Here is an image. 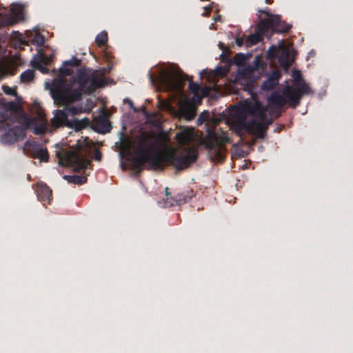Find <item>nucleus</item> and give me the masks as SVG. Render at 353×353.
<instances>
[{"label": "nucleus", "mask_w": 353, "mask_h": 353, "mask_svg": "<svg viewBox=\"0 0 353 353\" xmlns=\"http://www.w3.org/2000/svg\"><path fill=\"white\" fill-rule=\"evenodd\" d=\"M106 85L103 74L97 70L88 68H79L75 77L70 81L64 78L54 79L51 83L46 82L45 88L50 90L54 103L59 105H65L63 110L54 111V117L50 122L52 127L57 128L67 126L76 131H80L90 125V120L84 118L81 120L69 119L83 112L82 106H68V104L81 99L82 94H91L97 88Z\"/></svg>", "instance_id": "1"}, {"label": "nucleus", "mask_w": 353, "mask_h": 353, "mask_svg": "<svg viewBox=\"0 0 353 353\" xmlns=\"http://www.w3.org/2000/svg\"><path fill=\"white\" fill-rule=\"evenodd\" d=\"M122 144L126 150H134V156L130 159L134 170L146 168L156 170L163 169L165 165H172L181 170L188 168L197 159V150L194 148L184 149L180 152L169 150L160 154L155 149L154 142L148 137H137L134 141L126 139Z\"/></svg>", "instance_id": "2"}, {"label": "nucleus", "mask_w": 353, "mask_h": 353, "mask_svg": "<svg viewBox=\"0 0 353 353\" xmlns=\"http://www.w3.org/2000/svg\"><path fill=\"white\" fill-rule=\"evenodd\" d=\"M268 112V107L257 99L243 100L236 108L233 124L235 131L241 137L245 132L257 138H264L272 123Z\"/></svg>", "instance_id": "3"}, {"label": "nucleus", "mask_w": 353, "mask_h": 353, "mask_svg": "<svg viewBox=\"0 0 353 353\" xmlns=\"http://www.w3.org/2000/svg\"><path fill=\"white\" fill-rule=\"evenodd\" d=\"M293 85H287L283 89V93L288 99V103L292 108H296L300 103L303 94H308L312 91L310 87L302 78L299 70H294L292 74Z\"/></svg>", "instance_id": "4"}, {"label": "nucleus", "mask_w": 353, "mask_h": 353, "mask_svg": "<svg viewBox=\"0 0 353 353\" xmlns=\"http://www.w3.org/2000/svg\"><path fill=\"white\" fill-rule=\"evenodd\" d=\"M186 78L176 71H162L157 78L159 85L165 91L181 92Z\"/></svg>", "instance_id": "5"}, {"label": "nucleus", "mask_w": 353, "mask_h": 353, "mask_svg": "<svg viewBox=\"0 0 353 353\" xmlns=\"http://www.w3.org/2000/svg\"><path fill=\"white\" fill-rule=\"evenodd\" d=\"M3 129L0 132H3L0 135V142L3 145H10L23 139L26 134L24 132L17 128L12 122H8V119H5L3 122Z\"/></svg>", "instance_id": "6"}, {"label": "nucleus", "mask_w": 353, "mask_h": 353, "mask_svg": "<svg viewBox=\"0 0 353 353\" xmlns=\"http://www.w3.org/2000/svg\"><path fill=\"white\" fill-rule=\"evenodd\" d=\"M8 122H12L18 128L26 133V131L30 128L31 125V119L24 112H14L15 104L14 102L6 103Z\"/></svg>", "instance_id": "7"}, {"label": "nucleus", "mask_w": 353, "mask_h": 353, "mask_svg": "<svg viewBox=\"0 0 353 353\" xmlns=\"http://www.w3.org/2000/svg\"><path fill=\"white\" fill-rule=\"evenodd\" d=\"M64 158L67 163L73 167L76 172L85 170L90 165L91 161L82 154L81 150H70L65 152Z\"/></svg>", "instance_id": "8"}, {"label": "nucleus", "mask_w": 353, "mask_h": 353, "mask_svg": "<svg viewBox=\"0 0 353 353\" xmlns=\"http://www.w3.org/2000/svg\"><path fill=\"white\" fill-rule=\"evenodd\" d=\"M2 10H5V8L0 3V28L6 26H13L23 19L21 6L15 8V5H13L9 13H6Z\"/></svg>", "instance_id": "9"}, {"label": "nucleus", "mask_w": 353, "mask_h": 353, "mask_svg": "<svg viewBox=\"0 0 353 353\" xmlns=\"http://www.w3.org/2000/svg\"><path fill=\"white\" fill-rule=\"evenodd\" d=\"M268 102L270 107V113L273 114L275 118H278L281 114V108H282L288 102V99L282 92V94L276 92H273L268 98Z\"/></svg>", "instance_id": "10"}, {"label": "nucleus", "mask_w": 353, "mask_h": 353, "mask_svg": "<svg viewBox=\"0 0 353 353\" xmlns=\"http://www.w3.org/2000/svg\"><path fill=\"white\" fill-rule=\"evenodd\" d=\"M209 155L212 161H221L225 159L223 153V145L220 143L216 136L212 137V140L206 143Z\"/></svg>", "instance_id": "11"}, {"label": "nucleus", "mask_w": 353, "mask_h": 353, "mask_svg": "<svg viewBox=\"0 0 353 353\" xmlns=\"http://www.w3.org/2000/svg\"><path fill=\"white\" fill-rule=\"evenodd\" d=\"M24 148L31 151L35 155L36 158L42 161H48L49 154L46 148H43L41 144L37 141H27L24 144Z\"/></svg>", "instance_id": "12"}, {"label": "nucleus", "mask_w": 353, "mask_h": 353, "mask_svg": "<svg viewBox=\"0 0 353 353\" xmlns=\"http://www.w3.org/2000/svg\"><path fill=\"white\" fill-rule=\"evenodd\" d=\"M270 22H271L273 32L276 33H287L292 28V26L283 21L279 14L271 15Z\"/></svg>", "instance_id": "13"}, {"label": "nucleus", "mask_w": 353, "mask_h": 353, "mask_svg": "<svg viewBox=\"0 0 353 353\" xmlns=\"http://www.w3.org/2000/svg\"><path fill=\"white\" fill-rule=\"evenodd\" d=\"M281 77V73L279 70H273L268 79L265 80L262 85L261 89L264 91H270L273 90L279 83V81Z\"/></svg>", "instance_id": "14"}, {"label": "nucleus", "mask_w": 353, "mask_h": 353, "mask_svg": "<svg viewBox=\"0 0 353 353\" xmlns=\"http://www.w3.org/2000/svg\"><path fill=\"white\" fill-rule=\"evenodd\" d=\"M37 195L39 201L50 203L52 196V190L44 183H38L36 190Z\"/></svg>", "instance_id": "15"}, {"label": "nucleus", "mask_w": 353, "mask_h": 353, "mask_svg": "<svg viewBox=\"0 0 353 353\" xmlns=\"http://www.w3.org/2000/svg\"><path fill=\"white\" fill-rule=\"evenodd\" d=\"M258 18L259 19V22L255 30L262 37L263 35L268 36L270 28H272L271 22H270V18L268 21L262 19L260 15L258 16Z\"/></svg>", "instance_id": "16"}, {"label": "nucleus", "mask_w": 353, "mask_h": 353, "mask_svg": "<svg viewBox=\"0 0 353 353\" xmlns=\"http://www.w3.org/2000/svg\"><path fill=\"white\" fill-rule=\"evenodd\" d=\"M81 63V60L73 57L72 59L65 61L59 69V72L63 76H68L71 74V70L68 68V65L78 66Z\"/></svg>", "instance_id": "17"}, {"label": "nucleus", "mask_w": 353, "mask_h": 353, "mask_svg": "<svg viewBox=\"0 0 353 353\" xmlns=\"http://www.w3.org/2000/svg\"><path fill=\"white\" fill-rule=\"evenodd\" d=\"M63 178L68 183L77 185H81L87 181V177L82 175H64Z\"/></svg>", "instance_id": "18"}, {"label": "nucleus", "mask_w": 353, "mask_h": 353, "mask_svg": "<svg viewBox=\"0 0 353 353\" xmlns=\"http://www.w3.org/2000/svg\"><path fill=\"white\" fill-rule=\"evenodd\" d=\"M193 196L194 194L192 191L177 194L175 196V203L176 205H181L188 202Z\"/></svg>", "instance_id": "19"}, {"label": "nucleus", "mask_w": 353, "mask_h": 353, "mask_svg": "<svg viewBox=\"0 0 353 353\" xmlns=\"http://www.w3.org/2000/svg\"><path fill=\"white\" fill-rule=\"evenodd\" d=\"M263 40V37L260 35L259 32L256 30L253 34H250L245 39V46L246 47H250L253 45H255Z\"/></svg>", "instance_id": "20"}, {"label": "nucleus", "mask_w": 353, "mask_h": 353, "mask_svg": "<svg viewBox=\"0 0 353 353\" xmlns=\"http://www.w3.org/2000/svg\"><path fill=\"white\" fill-rule=\"evenodd\" d=\"M42 59V58L32 59L30 64L34 69L39 70L43 74H48L49 72V70L46 68V66L41 64Z\"/></svg>", "instance_id": "21"}, {"label": "nucleus", "mask_w": 353, "mask_h": 353, "mask_svg": "<svg viewBox=\"0 0 353 353\" xmlns=\"http://www.w3.org/2000/svg\"><path fill=\"white\" fill-rule=\"evenodd\" d=\"M289 51L288 49L286 48H282V52L279 57V63L281 65L284 67H288L290 65V61H289Z\"/></svg>", "instance_id": "22"}, {"label": "nucleus", "mask_w": 353, "mask_h": 353, "mask_svg": "<svg viewBox=\"0 0 353 353\" xmlns=\"http://www.w3.org/2000/svg\"><path fill=\"white\" fill-rule=\"evenodd\" d=\"M97 125L99 128V131L102 133L108 132L112 128L109 121L105 119H101L97 122Z\"/></svg>", "instance_id": "23"}, {"label": "nucleus", "mask_w": 353, "mask_h": 353, "mask_svg": "<svg viewBox=\"0 0 353 353\" xmlns=\"http://www.w3.org/2000/svg\"><path fill=\"white\" fill-rule=\"evenodd\" d=\"M34 77V71L28 69L21 74L20 78L23 83H30L33 81Z\"/></svg>", "instance_id": "24"}, {"label": "nucleus", "mask_w": 353, "mask_h": 353, "mask_svg": "<svg viewBox=\"0 0 353 353\" xmlns=\"http://www.w3.org/2000/svg\"><path fill=\"white\" fill-rule=\"evenodd\" d=\"M175 138L180 145H185L191 140L190 134L185 132L176 133Z\"/></svg>", "instance_id": "25"}, {"label": "nucleus", "mask_w": 353, "mask_h": 353, "mask_svg": "<svg viewBox=\"0 0 353 353\" xmlns=\"http://www.w3.org/2000/svg\"><path fill=\"white\" fill-rule=\"evenodd\" d=\"M95 41L99 47L105 46L108 42L107 32L105 31H102L98 34L95 38Z\"/></svg>", "instance_id": "26"}, {"label": "nucleus", "mask_w": 353, "mask_h": 353, "mask_svg": "<svg viewBox=\"0 0 353 353\" xmlns=\"http://www.w3.org/2000/svg\"><path fill=\"white\" fill-rule=\"evenodd\" d=\"M31 42L39 47H41L45 43V37L39 32H35L32 35Z\"/></svg>", "instance_id": "27"}, {"label": "nucleus", "mask_w": 353, "mask_h": 353, "mask_svg": "<svg viewBox=\"0 0 353 353\" xmlns=\"http://www.w3.org/2000/svg\"><path fill=\"white\" fill-rule=\"evenodd\" d=\"M165 191L166 198L163 200L164 207L169 208V207H172V206L176 205L175 198L173 199L171 196L170 193L168 192V188H165Z\"/></svg>", "instance_id": "28"}, {"label": "nucleus", "mask_w": 353, "mask_h": 353, "mask_svg": "<svg viewBox=\"0 0 353 353\" xmlns=\"http://www.w3.org/2000/svg\"><path fill=\"white\" fill-rule=\"evenodd\" d=\"M247 57L243 53H237L234 57V63L236 65H242L246 60Z\"/></svg>", "instance_id": "29"}, {"label": "nucleus", "mask_w": 353, "mask_h": 353, "mask_svg": "<svg viewBox=\"0 0 353 353\" xmlns=\"http://www.w3.org/2000/svg\"><path fill=\"white\" fill-rule=\"evenodd\" d=\"M189 90L191 92L194 94V96H197L199 91L201 90L200 85L195 82H193L192 80H190L189 83Z\"/></svg>", "instance_id": "30"}, {"label": "nucleus", "mask_w": 353, "mask_h": 353, "mask_svg": "<svg viewBox=\"0 0 353 353\" xmlns=\"http://www.w3.org/2000/svg\"><path fill=\"white\" fill-rule=\"evenodd\" d=\"M8 119L7 106L3 110H0V130L3 129V122Z\"/></svg>", "instance_id": "31"}, {"label": "nucleus", "mask_w": 353, "mask_h": 353, "mask_svg": "<svg viewBox=\"0 0 353 353\" xmlns=\"http://www.w3.org/2000/svg\"><path fill=\"white\" fill-rule=\"evenodd\" d=\"M46 128L44 124H40L38 125H36L33 129V133L34 134H43L46 132Z\"/></svg>", "instance_id": "32"}, {"label": "nucleus", "mask_w": 353, "mask_h": 353, "mask_svg": "<svg viewBox=\"0 0 353 353\" xmlns=\"http://www.w3.org/2000/svg\"><path fill=\"white\" fill-rule=\"evenodd\" d=\"M277 47L275 46H271L268 52L267 55L270 59H274L276 57Z\"/></svg>", "instance_id": "33"}, {"label": "nucleus", "mask_w": 353, "mask_h": 353, "mask_svg": "<svg viewBox=\"0 0 353 353\" xmlns=\"http://www.w3.org/2000/svg\"><path fill=\"white\" fill-rule=\"evenodd\" d=\"M39 58H42V61H41V64L44 65L45 66L48 65V64H50V59L49 58H48L46 55L41 54V55H35L34 56L33 59H39Z\"/></svg>", "instance_id": "34"}, {"label": "nucleus", "mask_w": 353, "mask_h": 353, "mask_svg": "<svg viewBox=\"0 0 353 353\" xmlns=\"http://www.w3.org/2000/svg\"><path fill=\"white\" fill-rule=\"evenodd\" d=\"M214 72L219 77H223L226 75L227 70L222 66H217L214 69Z\"/></svg>", "instance_id": "35"}, {"label": "nucleus", "mask_w": 353, "mask_h": 353, "mask_svg": "<svg viewBox=\"0 0 353 353\" xmlns=\"http://www.w3.org/2000/svg\"><path fill=\"white\" fill-rule=\"evenodd\" d=\"M2 90L6 94L12 96L17 95V92L8 85H3Z\"/></svg>", "instance_id": "36"}, {"label": "nucleus", "mask_w": 353, "mask_h": 353, "mask_svg": "<svg viewBox=\"0 0 353 353\" xmlns=\"http://www.w3.org/2000/svg\"><path fill=\"white\" fill-rule=\"evenodd\" d=\"M186 110L188 111L189 114H190V115L188 116V119H192L195 115L194 110L190 106L183 107L181 108V111H183V112H185Z\"/></svg>", "instance_id": "37"}, {"label": "nucleus", "mask_w": 353, "mask_h": 353, "mask_svg": "<svg viewBox=\"0 0 353 353\" xmlns=\"http://www.w3.org/2000/svg\"><path fill=\"white\" fill-rule=\"evenodd\" d=\"M219 47L222 50V54H221V57H224L225 56V53L228 51V48L221 42L219 43Z\"/></svg>", "instance_id": "38"}, {"label": "nucleus", "mask_w": 353, "mask_h": 353, "mask_svg": "<svg viewBox=\"0 0 353 353\" xmlns=\"http://www.w3.org/2000/svg\"><path fill=\"white\" fill-rule=\"evenodd\" d=\"M123 102H124V103L128 104L131 109L135 110L134 105H133V102L131 99L126 98L123 100Z\"/></svg>", "instance_id": "39"}, {"label": "nucleus", "mask_w": 353, "mask_h": 353, "mask_svg": "<svg viewBox=\"0 0 353 353\" xmlns=\"http://www.w3.org/2000/svg\"><path fill=\"white\" fill-rule=\"evenodd\" d=\"M148 75H149V79H150V81L151 84L153 85H155V83H157V79L154 77L151 71H150Z\"/></svg>", "instance_id": "40"}, {"label": "nucleus", "mask_w": 353, "mask_h": 353, "mask_svg": "<svg viewBox=\"0 0 353 353\" xmlns=\"http://www.w3.org/2000/svg\"><path fill=\"white\" fill-rule=\"evenodd\" d=\"M101 157H102V154H101V153L100 152V151L97 150V151H96V152H95V154H94V159H95L96 161H101Z\"/></svg>", "instance_id": "41"}, {"label": "nucleus", "mask_w": 353, "mask_h": 353, "mask_svg": "<svg viewBox=\"0 0 353 353\" xmlns=\"http://www.w3.org/2000/svg\"><path fill=\"white\" fill-rule=\"evenodd\" d=\"M204 12L202 14L203 16L204 17H208L209 15V12L212 10V8L211 7H205L204 8Z\"/></svg>", "instance_id": "42"}, {"label": "nucleus", "mask_w": 353, "mask_h": 353, "mask_svg": "<svg viewBox=\"0 0 353 353\" xmlns=\"http://www.w3.org/2000/svg\"><path fill=\"white\" fill-rule=\"evenodd\" d=\"M236 43L238 46L241 47L243 44V38H236Z\"/></svg>", "instance_id": "43"}, {"label": "nucleus", "mask_w": 353, "mask_h": 353, "mask_svg": "<svg viewBox=\"0 0 353 353\" xmlns=\"http://www.w3.org/2000/svg\"><path fill=\"white\" fill-rule=\"evenodd\" d=\"M258 12H260V13H264L269 18L270 17V16L272 15L271 14L269 13L268 11L267 10H261V9H259L258 10Z\"/></svg>", "instance_id": "44"}, {"label": "nucleus", "mask_w": 353, "mask_h": 353, "mask_svg": "<svg viewBox=\"0 0 353 353\" xmlns=\"http://www.w3.org/2000/svg\"><path fill=\"white\" fill-rule=\"evenodd\" d=\"M266 3L270 4L273 1V0H265Z\"/></svg>", "instance_id": "45"}, {"label": "nucleus", "mask_w": 353, "mask_h": 353, "mask_svg": "<svg viewBox=\"0 0 353 353\" xmlns=\"http://www.w3.org/2000/svg\"><path fill=\"white\" fill-rule=\"evenodd\" d=\"M200 74H201V75H203V74H205V71L203 70H202V71L201 72V73H200Z\"/></svg>", "instance_id": "46"}, {"label": "nucleus", "mask_w": 353, "mask_h": 353, "mask_svg": "<svg viewBox=\"0 0 353 353\" xmlns=\"http://www.w3.org/2000/svg\"><path fill=\"white\" fill-rule=\"evenodd\" d=\"M221 18V16H218L216 18L214 19L215 21L219 20Z\"/></svg>", "instance_id": "47"}, {"label": "nucleus", "mask_w": 353, "mask_h": 353, "mask_svg": "<svg viewBox=\"0 0 353 353\" xmlns=\"http://www.w3.org/2000/svg\"><path fill=\"white\" fill-rule=\"evenodd\" d=\"M198 122L199 123H201V117L198 119Z\"/></svg>", "instance_id": "48"}]
</instances>
